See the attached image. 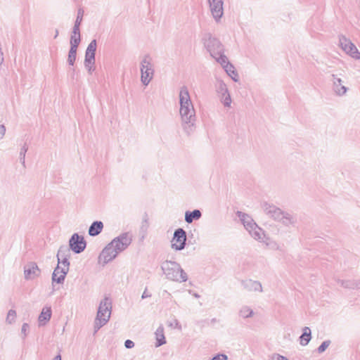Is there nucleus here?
I'll return each mask as SVG.
<instances>
[{
  "label": "nucleus",
  "mask_w": 360,
  "mask_h": 360,
  "mask_svg": "<svg viewBox=\"0 0 360 360\" xmlns=\"http://www.w3.org/2000/svg\"><path fill=\"white\" fill-rule=\"evenodd\" d=\"M238 217L240 218V220H241L242 223L243 224L244 226L245 227L246 226L245 221V214H242L241 212H238Z\"/></svg>",
  "instance_id": "nucleus-44"
},
{
  "label": "nucleus",
  "mask_w": 360,
  "mask_h": 360,
  "mask_svg": "<svg viewBox=\"0 0 360 360\" xmlns=\"http://www.w3.org/2000/svg\"><path fill=\"white\" fill-rule=\"evenodd\" d=\"M193 295L196 298L200 297L199 295H198L197 293H193Z\"/></svg>",
  "instance_id": "nucleus-48"
},
{
  "label": "nucleus",
  "mask_w": 360,
  "mask_h": 360,
  "mask_svg": "<svg viewBox=\"0 0 360 360\" xmlns=\"http://www.w3.org/2000/svg\"><path fill=\"white\" fill-rule=\"evenodd\" d=\"M29 330H30L29 324L27 323H24L21 327V333L23 335L24 338H25L27 335Z\"/></svg>",
  "instance_id": "nucleus-38"
},
{
  "label": "nucleus",
  "mask_w": 360,
  "mask_h": 360,
  "mask_svg": "<svg viewBox=\"0 0 360 360\" xmlns=\"http://www.w3.org/2000/svg\"><path fill=\"white\" fill-rule=\"evenodd\" d=\"M28 150V147L26 144H24L20 149L19 152V161L22 164V167H25V155Z\"/></svg>",
  "instance_id": "nucleus-32"
},
{
  "label": "nucleus",
  "mask_w": 360,
  "mask_h": 360,
  "mask_svg": "<svg viewBox=\"0 0 360 360\" xmlns=\"http://www.w3.org/2000/svg\"><path fill=\"white\" fill-rule=\"evenodd\" d=\"M53 360H61L60 355H57L54 357Z\"/></svg>",
  "instance_id": "nucleus-47"
},
{
  "label": "nucleus",
  "mask_w": 360,
  "mask_h": 360,
  "mask_svg": "<svg viewBox=\"0 0 360 360\" xmlns=\"http://www.w3.org/2000/svg\"><path fill=\"white\" fill-rule=\"evenodd\" d=\"M214 20L219 23L224 16V0H207Z\"/></svg>",
  "instance_id": "nucleus-8"
},
{
  "label": "nucleus",
  "mask_w": 360,
  "mask_h": 360,
  "mask_svg": "<svg viewBox=\"0 0 360 360\" xmlns=\"http://www.w3.org/2000/svg\"><path fill=\"white\" fill-rule=\"evenodd\" d=\"M112 302L108 297L103 298L99 304L97 314L94 322V332L96 333L110 320Z\"/></svg>",
  "instance_id": "nucleus-2"
},
{
  "label": "nucleus",
  "mask_w": 360,
  "mask_h": 360,
  "mask_svg": "<svg viewBox=\"0 0 360 360\" xmlns=\"http://www.w3.org/2000/svg\"><path fill=\"white\" fill-rule=\"evenodd\" d=\"M338 283L345 288L354 289L359 287L358 283L352 280H338Z\"/></svg>",
  "instance_id": "nucleus-29"
},
{
  "label": "nucleus",
  "mask_w": 360,
  "mask_h": 360,
  "mask_svg": "<svg viewBox=\"0 0 360 360\" xmlns=\"http://www.w3.org/2000/svg\"><path fill=\"white\" fill-rule=\"evenodd\" d=\"M167 326L173 329H176L178 330H181L182 327L179 321L176 319H172V320L167 322Z\"/></svg>",
  "instance_id": "nucleus-34"
},
{
  "label": "nucleus",
  "mask_w": 360,
  "mask_h": 360,
  "mask_svg": "<svg viewBox=\"0 0 360 360\" xmlns=\"http://www.w3.org/2000/svg\"><path fill=\"white\" fill-rule=\"evenodd\" d=\"M254 314V311L252 309H249V318L252 317Z\"/></svg>",
  "instance_id": "nucleus-46"
},
{
  "label": "nucleus",
  "mask_w": 360,
  "mask_h": 360,
  "mask_svg": "<svg viewBox=\"0 0 360 360\" xmlns=\"http://www.w3.org/2000/svg\"><path fill=\"white\" fill-rule=\"evenodd\" d=\"M179 108L194 105L188 86L184 85L179 89L178 93Z\"/></svg>",
  "instance_id": "nucleus-12"
},
{
  "label": "nucleus",
  "mask_w": 360,
  "mask_h": 360,
  "mask_svg": "<svg viewBox=\"0 0 360 360\" xmlns=\"http://www.w3.org/2000/svg\"><path fill=\"white\" fill-rule=\"evenodd\" d=\"M278 222L281 223L286 227H295L297 224V215L293 213L283 210Z\"/></svg>",
  "instance_id": "nucleus-17"
},
{
  "label": "nucleus",
  "mask_w": 360,
  "mask_h": 360,
  "mask_svg": "<svg viewBox=\"0 0 360 360\" xmlns=\"http://www.w3.org/2000/svg\"><path fill=\"white\" fill-rule=\"evenodd\" d=\"M311 339V329L309 327L305 326L302 329V334L300 337V343L301 345L305 346V345H308V343L310 342Z\"/></svg>",
  "instance_id": "nucleus-24"
},
{
  "label": "nucleus",
  "mask_w": 360,
  "mask_h": 360,
  "mask_svg": "<svg viewBox=\"0 0 360 360\" xmlns=\"http://www.w3.org/2000/svg\"><path fill=\"white\" fill-rule=\"evenodd\" d=\"M249 234L255 240L263 243L267 237L264 231L258 226L253 219L249 220Z\"/></svg>",
  "instance_id": "nucleus-15"
},
{
  "label": "nucleus",
  "mask_w": 360,
  "mask_h": 360,
  "mask_svg": "<svg viewBox=\"0 0 360 360\" xmlns=\"http://www.w3.org/2000/svg\"><path fill=\"white\" fill-rule=\"evenodd\" d=\"M124 346L127 349H131L134 347V342L131 340H127L124 342Z\"/></svg>",
  "instance_id": "nucleus-42"
},
{
  "label": "nucleus",
  "mask_w": 360,
  "mask_h": 360,
  "mask_svg": "<svg viewBox=\"0 0 360 360\" xmlns=\"http://www.w3.org/2000/svg\"><path fill=\"white\" fill-rule=\"evenodd\" d=\"M161 268L166 277L171 281L183 283L188 279L186 273L175 262L165 261L162 264Z\"/></svg>",
  "instance_id": "nucleus-3"
},
{
  "label": "nucleus",
  "mask_w": 360,
  "mask_h": 360,
  "mask_svg": "<svg viewBox=\"0 0 360 360\" xmlns=\"http://www.w3.org/2000/svg\"><path fill=\"white\" fill-rule=\"evenodd\" d=\"M6 132V127L4 124H0V141L4 139Z\"/></svg>",
  "instance_id": "nucleus-39"
},
{
  "label": "nucleus",
  "mask_w": 360,
  "mask_h": 360,
  "mask_svg": "<svg viewBox=\"0 0 360 360\" xmlns=\"http://www.w3.org/2000/svg\"><path fill=\"white\" fill-rule=\"evenodd\" d=\"M204 45L210 56L218 63L221 58L226 56L224 53V47L221 42L215 37L207 34L204 38Z\"/></svg>",
  "instance_id": "nucleus-6"
},
{
  "label": "nucleus",
  "mask_w": 360,
  "mask_h": 360,
  "mask_svg": "<svg viewBox=\"0 0 360 360\" xmlns=\"http://www.w3.org/2000/svg\"><path fill=\"white\" fill-rule=\"evenodd\" d=\"M84 67L89 74H92L95 71V60H84Z\"/></svg>",
  "instance_id": "nucleus-33"
},
{
  "label": "nucleus",
  "mask_w": 360,
  "mask_h": 360,
  "mask_svg": "<svg viewBox=\"0 0 360 360\" xmlns=\"http://www.w3.org/2000/svg\"><path fill=\"white\" fill-rule=\"evenodd\" d=\"M211 360H228V356L226 354H217L214 356Z\"/></svg>",
  "instance_id": "nucleus-40"
},
{
  "label": "nucleus",
  "mask_w": 360,
  "mask_h": 360,
  "mask_svg": "<svg viewBox=\"0 0 360 360\" xmlns=\"http://www.w3.org/2000/svg\"><path fill=\"white\" fill-rule=\"evenodd\" d=\"M340 45L342 49L354 59L360 58V53L355 45L344 36L340 37Z\"/></svg>",
  "instance_id": "nucleus-10"
},
{
  "label": "nucleus",
  "mask_w": 360,
  "mask_h": 360,
  "mask_svg": "<svg viewBox=\"0 0 360 360\" xmlns=\"http://www.w3.org/2000/svg\"><path fill=\"white\" fill-rule=\"evenodd\" d=\"M79 44H75L74 42H70V49L68 53V63L70 65H73L76 57H77V50Z\"/></svg>",
  "instance_id": "nucleus-25"
},
{
  "label": "nucleus",
  "mask_w": 360,
  "mask_h": 360,
  "mask_svg": "<svg viewBox=\"0 0 360 360\" xmlns=\"http://www.w3.org/2000/svg\"><path fill=\"white\" fill-rule=\"evenodd\" d=\"M216 91L219 97L229 94L226 84L220 79H217L215 84Z\"/></svg>",
  "instance_id": "nucleus-28"
},
{
  "label": "nucleus",
  "mask_w": 360,
  "mask_h": 360,
  "mask_svg": "<svg viewBox=\"0 0 360 360\" xmlns=\"http://www.w3.org/2000/svg\"><path fill=\"white\" fill-rule=\"evenodd\" d=\"M97 48L96 40H92L88 45L86 52L84 60H95V55Z\"/></svg>",
  "instance_id": "nucleus-22"
},
{
  "label": "nucleus",
  "mask_w": 360,
  "mask_h": 360,
  "mask_svg": "<svg viewBox=\"0 0 360 360\" xmlns=\"http://www.w3.org/2000/svg\"><path fill=\"white\" fill-rule=\"evenodd\" d=\"M58 34V30H56V33H55V38H56V37H57Z\"/></svg>",
  "instance_id": "nucleus-49"
},
{
  "label": "nucleus",
  "mask_w": 360,
  "mask_h": 360,
  "mask_svg": "<svg viewBox=\"0 0 360 360\" xmlns=\"http://www.w3.org/2000/svg\"><path fill=\"white\" fill-rule=\"evenodd\" d=\"M262 285L259 281L249 280V291L262 292Z\"/></svg>",
  "instance_id": "nucleus-30"
},
{
  "label": "nucleus",
  "mask_w": 360,
  "mask_h": 360,
  "mask_svg": "<svg viewBox=\"0 0 360 360\" xmlns=\"http://www.w3.org/2000/svg\"><path fill=\"white\" fill-rule=\"evenodd\" d=\"M111 243L114 245L116 250L120 253L124 251L131 243V236L127 233H122L115 238Z\"/></svg>",
  "instance_id": "nucleus-14"
},
{
  "label": "nucleus",
  "mask_w": 360,
  "mask_h": 360,
  "mask_svg": "<svg viewBox=\"0 0 360 360\" xmlns=\"http://www.w3.org/2000/svg\"><path fill=\"white\" fill-rule=\"evenodd\" d=\"M240 316L242 318L246 319L248 317V309L244 307L240 311Z\"/></svg>",
  "instance_id": "nucleus-43"
},
{
  "label": "nucleus",
  "mask_w": 360,
  "mask_h": 360,
  "mask_svg": "<svg viewBox=\"0 0 360 360\" xmlns=\"http://www.w3.org/2000/svg\"><path fill=\"white\" fill-rule=\"evenodd\" d=\"M261 208L263 210L264 213L270 218L276 221H278L279 217L283 212L281 209L276 207L272 203H269L266 201H263L260 204Z\"/></svg>",
  "instance_id": "nucleus-13"
},
{
  "label": "nucleus",
  "mask_w": 360,
  "mask_h": 360,
  "mask_svg": "<svg viewBox=\"0 0 360 360\" xmlns=\"http://www.w3.org/2000/svg\"><path fill=\"white\" fill-rule=\"evenodd\" d=\"M41 271L34 262L27 263L23 268L24 278L26 281H34L40 277Z\"/></svg>",
  "instance_id": "nucleus-9"
},
{
  "label": "nucleus",
  "mask_w": 360,
  "mask_h": 360,
  "mask_svg": "<svg viewBox=\"0 0 360 360\" xmlns=\"http://www.w3.org/2000/svg\"><path fill=\"white\" fill-rule=\"evenodd\" d=\"M70 249L75 253L82 252L85 247L86 243L82 236H79L77 233H74L69 241Z\"/></svg>",
  "instance_id": "nucleus-16"
},
{
  "label": "nucleus",
  "mask_w": 360,
  "mask_h": 360,
  "mask_svg": "<svg viewBox=\"0 0 360 360\" xmlns=\"http://www.w3.org/2000/svg\"><path fill=\"white\" fill-rule=\"evenodd\" d=\"M155 340H156L155 347H158L163 345L166 343L163 326H159L157 328V330L155 333Z\"/></svg>",
  "instance_id": "nucleus-23"
},
{
  "label": "nucleus",
  "mask_w": 360,
  "mask_h": 360,
  "mask_svg": "<svg viewBox=\"0 0 360 360\" xmlns=\"http://www.w3.org/2000/svg\"><path fill=\"white\" fill-rule=\"evenodd\" d=\"M82 20V15L80 12L78 13L75 25L72 30V34L70 38V42H74L75 44L80 43V31H79V25Z\"/></svg>",
  "instance_id": "nucleus-21"
},
{
  "label": "nucleus",
  "mask_w": 360,
  "mask_h": 360,
  "mask_svg": "<svg viewBox=\"0 0 360 360\" xmlns=\"http://www.w3.org/2000/svg\"><path fill=\"white\" fill-rule=\"evenodd\" d=\"M140 80L143 86H147L153 79L155 75V66L153 58L148 55H144L140 61Z\"/></svg>",
  "instance_id": "nucleus-4"
},
{
  "label": "nucleus",
  "mask_w": 360,
  "mask_h": 360,
  "mask_svg": "<svg viewBox=\"0 0 360 360\" xmlns=\"http://www.w3.org/2000/svg\"><path fill=\"white\" fill-rule=\"evenodd\" d=\"M186 241V231L182 229H178L174 231L172 240V248L175 250H181L184 248Z\"/></svg>",
  "instance_id": "nucleus-11"
},
{
  "label": "nucleus",
  "mask_w": 360,
  "mask_h": 360,
  "mask_svg": "<svg viewBox=\"0 0 360 360\" xmlns=\"http://www.w3.org/2000/svg\"><path fill=\"white\" fill-rule=\"evenodd\" d=\"M52 316V309L51 306L45 305L42 309L41 313L39 314L37 322L39 327L46 326L50 321Z\"/></svg>",
  "instance_id": "nucleus-20"
},
{
  "label": "nucleus",
  "mask_w": 360,
  "mask_h": 360,
  "mask_svg": "<svg viewBox=\"0 0 360 360\" xmlns=\"http://www.w3.org/2000/svg\"><path fill=\"white\" fill-rule=\"evenodd\" d=\"M119 254L120 252L110 242L101 252L98 257V263L103 266L115 259Z\"/></svg>",
  "instance_id": "nucleus-7"
},
{
  "label": "nucleus",
  "mask_w": 360,
  "mask_h": 360,
  "mask_svg": "<svg viewBox=\"0 0 360 360\" xmlns=\"http://www.w3.org/2000/svg\"><path fill=\"white\" fill-rule=\"evenodd\" d=\"M103 229V224L102 221H94L91 224L89 229V234L91 236H96L98 235Z\"/></svg>",
  "instance_id": "nucleus-26"
},
{
  "label": "nucleus",
  "mask_w": 360,
  "mask_h": 360,
  "mask_svg": "<svg viewBox=\"0 0 360 360\" xmlns=\"http://www.w3.org/2000/svg\"><path fill=\"white\" fill-rule=\"evenodd\" d=\"M218 63H219L221 65V67L226 71L227 75L230 77H231V79L233 81L238 82L239 80V77H238L237 72L235 70V68L233 66L232 64H231L229 62V60L226 56L221 58V60L218 62Z\"/></svg>",
  "instance_id": "nucleus-19"
},
{
  "label": "nucleus",
  "mask_w": 360,
  "mask_h": 360,
  "mask_svg": "<svg viewBox=\"0 0 360 360\" xmlns=\"http://www.w3.org/2000/svg\"><path fill=\"white\" fill-rule=\"evenodd\" d=\"M270 360H288L286 357L283 356H281L280 354H274Z\"/></svg>",
  "instance_id": "nucleus-41"
},
{
  "label": "nucleus",
  "mask_w": 360,
  "mask_h": 360,
  "mask_svg": "<svg viewBox=\"0 0 360 360\" xmlns=\"http://www.w3.org/2000/svg\"><path fill=\"white\" fill-rule=\"evenodd\" d=\"M179 115L184 130L190 134L195 127L196 112L194 105L179 108Z\"/></svg>",
  "instance_id": "nucleus-5"
},
{
  "label": "nucleus",
  "mask_w": 360,
  "mask_h": 360,
  "mask_svg": "<svg viewBox=\"0 0 360 360\" xmlns=\"http://www.w3.org/2000/svg\"><path fill=\"white\" fill-rule=\"evenodd\" d=\"M332 82H333V90L335 94L338 96H344L347 91V88L344 85V81L338 77V75L333 74Z\"/></svg>",
  "instance_id": "nucleus-18"
},
{
  "label": "nucleus",
  "mask_w": 360,
  "mask_h": 360,
  "mask_svg": "<svg viewBox=\"0 0 360 360\" xmlns=\"http://www.w3.org/2000/svg\"><path fill=\"white\" fill-rule=\"evenodd\" d=\"M201 212L199 210H195L193 212H186L185 213V221L191 224L193 220H198L201 217Z\"/></svg>",
  "instance_id": "nucleus-27"
},
{
  "label": "nucleus",
  "mask_w": 360,
  "mask_h": 360,
  "mask_svg": "<svg viewBox=\"0 0 360 360\" xmlns=\"http://www.w3.org/2000/svg\"><path fill=\"white\" fill-rule=\"evenodd\" d=\"M330 340H326L323 341L321 345L318 347L317 351L319 353H323L330 345Z\"/></svg>",
  "instance_id": "nucleus-37"
},
{
  "label": "nucleus",
  "mask_w": 360,
  "mask_h": 360,
  "mask_svg": "<svg viewBox=\"0 0 360 360\" xmlns=\"http://www.w3.org/2000/svg\"><path fill=\"white\" fill-rule=\"evenodd\" d=\"M17 318V313L16 311L14 309H10L8 310L6 317V323L8 325L13 324Z\"/></svg>",
  "instance_id": "nucleus-31"
},
{
  "label": "nucleus",
  "mask_w": 360,
  "mask_h": 360,
  "mask_svg": "<svg viewBox=\"0 0 360 360\" xmlns=\"http://www.w3.org/2000/svg\"><path fill=\"white\" fill-rule=\"evenodd\" d=\"M150 296V295H149L146 290H145L143 294H142V299H145V298H147V297H149Z\"/></svg>",
  "instance_id": "nucleus-45"
},
{
  "label": "nucleus",
  "mask_w": 360,
  "mask_h": 360,
  "mask_svg": "<svg viewBox=\"0 0 360 360\" xmlns=\"http://www.w3.org/2000/svg\"><path fill=\"white\" fill-rule=\"evenodd\" d=\"M264 243L266 245V246L267 248H269L270 249H272V250H278L279 249L278 244L276 242L271 240L268 237H267V238H266V240H264Z\"/></svg>",
  "instance_id": "nucleus-35"
},
{
  "label": "nucleus",
  "mask_w": 360,
  "mask_h": 360,
  "mask_svg": "<svg viewBox=\"0 0 360 360\" xmlns=\"http://www.w3.org/2000/svg\"><path fill=\"white\" fill-rule=\"evenodd\" d=\"M69 255L70 250L68 247L63 246L59 248L57 254L58 264L52 274V283L63 284L64 283L69 271Z\"/></svg>",
  "instance_id": "nucleus-1"
},
{
  "label": "nucleus",
  "mask_w": 360,
  "mask_h": 360,
  "mask_svg": "<svg viewBox=\"0 0 360 360\" xmlns=\"http://www.w3.org/2000/svg\"><path fill=\"white\" fill-rule=\"evenodd\" d=\"M220 100L225 107H227V108L231 107V98L229 94L220 97Z\"/></svg>",
  "instance_id": "nucleus-36"
}]
</instances>
